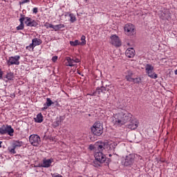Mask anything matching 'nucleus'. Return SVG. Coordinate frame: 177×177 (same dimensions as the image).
<instances>
[{
	"label": "nucleus",
	"instance_id": "obj_1",
	"mask_svg": "<svg viewBox=\"0 0 177 177\" xmlns=\"http://www.w3.org/2000/svg\"><path fill=\"white\" fill-rule=\"evenodd\" d=\"M131 120H132V114L127 111L122 110L114 115L112 122L114 125H124Z\"/></svg>",
	"mask_w": 177,
	"mask_h": 177
},
{
	"label": "nucleus",
	"instance_id": "obj_2",
	"mask_svg": "<svg viewBox=\"0 0 177 177\" xmlns=\"http://www.w3.org/2000/svg\"><path fill=\"white\" fill-rule=\"evenodd\" d=\"M113 149V153L117 154V153H121V149L120 146H118L117 143L112 142L109 145V143L104 142H97L95 144V151L101 152L103 151L105 149Z\"/></svg>",
	"mask_w": 177,
	"mask_h": 177
},
{
	"label": "nucleus",
	"instance_id": "obj_3",
	"mask_svg": "<svg viewBox=\"0 0 177 177\" xmlns=\"http://www.w3.org/2000/svg\"><path fill=\"white\" fill-rule=\"evenodd\" d=\"M94 157L95 160L93 162L94 167H100L106 161V155L103 152H95Z\"/></svg>",
	"mask_w": 177,
	"mask_h": 177
},
{
	"label": "nucleus",
	"instance_id": "obj_4",
	"mask_svg": "<svg viewBox=\"0 0 177 177\" xmlns=\"http://www.w3.org/2000/svg\"><path fill=\"white\" fill-rule=\"evenodd\" d=\"M91 131L93 135L100 136L103 133V126L100 122H95L91 127Z\"/></svg>",
	"mask_w": 177,
	"mask_h": 177
},
{
	"label": "nucleus",
	"instance_id": "obj_5",
	"mask_svg": "<svg viewBox=\"0 0 177 177\" xmlns=\"http://www.w3.org/2000/svg\"><path fill=\"white\" fill-rule=\"evenodd\" d=\"M135 154L130 153L124 158V160L122 161V163L125 167H131V165H133V162H135Z\"/></svg>",
	"mask_w": 177,
	"mask_h": 177
},
{
	"label": "nucleus",
	"instance_id": "obj_6",
	"mask_svg": "<svg viewBox=\"0 0 177 177\" xmlns=\"http://www.w3.org/2000/svg\"><path fill=\"white\" fill-rule=\"evenodd\" d=\"M145 70L147 74H148V76L150 78H152L153 80H156L158 78L157 74L154 73V66H151V64H147L145 66Z\"/></svg>",
	"mask_w": 177,
	"mask_h": 177
},
{
	"label": "nucleus",
	"instance_id": "obj_7",
	"mask_svg": "<svg viewBox=\"0 0 177 177\" xmlns=\"http://www.w3.org/2000/svg\"><path fill=\"white\" fill-rule=\"evenodd\" d=\"M13 132H15V130L12 129V126L3 125L1 127H0L1 135H5L8 133L10 135V136H13Z\"/></svg>",
	"mask_w": 177,
	"mask_h": 177
},
{
	"label": "nucleus",
	"instance_id": "obj_8",
	"mask_svg": "<svg viewBox=\"0 0 177 177\" xmlns=\"http://www.w3.org/2000/svg\"><path fill=\"white\" fill-rule=\"evenodd\" d=\"M29 142L32 146H39L41 143V138L38 135H31L29 137Z\"/></svg>",
	"mask_w": 177,
	"mask_h": 177
},
{
	"label": "nucleus",
	"instance_id": "obj_9",
	"mask_svg": "<svg viewBox=\"0 0 177 177\" xmlns=\"http://www.w3.org/2000/svg\"><path fill=\"white\" fill-rule=\"evenodd\" d=\"M124 31L127 35H133L136 34V30H135V26L132 24H127L124 26Z\"/></svg>",
	"mask_w": 177,
	"mask_h": 177
},
{
	"label": "nucleus",
	"instance_id": "obj_10",
	"mask_svg": "<svg viewBox=\"0 0 177 177\" xmlns=\"http://www.w3.org/2000/svg\"><path fill=\"white\" fill-rule=\"evenodd\" d=\"M159 17L162 20H169L171 19V12L168 9H163L159 12Z\"/></svg>",
	"mask_w": 177,
	"mask_h": 177
},
{
	"label": "nucleus",
	"instance_id": "obj_11",
	"mask_svg": "<svg viewBox=\"0 0 177 177\" xmlns=\"http://www.w3.org/2000/svg\"><path fill=\"white\" fill-rule=\"evenodd\" d=\"M111 44L113 45V46L118 48L121 46V40H120V37H118V36L113 35L111 36Z\"/></svg>",
	"mask_w": 177,
	"mask_h": 177
},
{
	"label": "nucleus",
	"instance_id": "obj_12",
	"mask_svg": "<svg viewBox=\"0 0 177 177\" xmlns=\"http://www.w3.org/2000/svg\"><path fill=\"white\" fill-rule=\"evenodd\" d=\"M17 147H21V142L17 141L13 142L12 146L8 147V151L11 154H16L15 150Z\"/></svg>",
	"mask_w": 177,
	"mask_h": 177
},
{
	"label": "nucleus",
	"instance_id": "obj_13",
	"mask_svg": "<svg viewBox=\"0 0 177 177\" xmlns=\"http://www.w3.org/2000/svg\"><path fill=\"white\" fill-rule=\"evenodd\" d=\"M19 59L20 56L19 55L10 57L8 61V66H12V64H16L17 66H19V64H20V62H19Z\"/></svg>",
	"mask_w": 177,
	"mask_h": 177
},
{
	"label": "nucleus",
	"instance_id": "obj_14",
	"mask_svg": "<svg viewBox=\"0 0 177 177\" xmlns=\"http://www.w3.org/2000/svg\"><path fill=\"white\" fill-rule=\"evenodd\" d=\"M25 24H26L28 27H37L38 22L32 20L30 17H25Z\"/></svg>",
	"mask_w": 177,
	"mask_h": 177
},
{
	"label": "nucleus",
	"instance_id": "obj_15",
	"mask_svg": "<svg viewBox=\"0 0 177 177\" xmlns=\"http://www.w3.org/2000/svg\"><path fill=\"white\" fill-rule=\"evenodd\" d=\"M95 93L97 95H106V97H109V90H106V87L102 86L101 88H97L96 89Z\"/></svg>",
	"mask_w": 177,
	"mask_h": 177
},
{
	"label": "nucleus",
	"instance_id": "obj_16",
	"mask_svg": "<svg viewBox=\"0 0 177 177\" xmlns=\"http://www.w3.org/2000/svg\"><path fill=\"white\" fill-rule=\"evenodd\" d=\"M139 125V122L136 120H132L131 122H130V124H128V128L129 129L135 130L136 128H138V126Z\"/></svg>",
	"mask_w": 177,
	"mask_h": 177
},
{
	"label": "nucleus",
	"instance_id": "obj_17",
	"mask_svg": "<svg viewBox=\"0 0 177 177\" xmlns=\"http://www.w3.org/2000/svg\"><path fill=\"white\" fill-rule=\"evenodd\" d=\"M52 162H53V159L45 158L43 160V163L41 164V167H43V168H49V167H50V165L52 164Z\"/></svg>",
	"mask_w": 177,
	"mask_h": 177
},
{
	"label": "nucleus",
	"instance_id": "obj_18",
	"mask_svg": "<svg viewBox=\"0 0 177 177\" xmlns=\"http://www.w3.org/2000/svg\"><path fill=\"white\" fill-rule=\"evenodd\" d=\"M26 20V16L21 15V18L19 19L20 25L17 27V30L19 31L24 28V21Z\"/></svg>",
	"mask_w": 177,
	"mask_h": 177
},
{
	"label": "nucleus",
	"instance_id": "obj_19",
	"mask_svg": "<svg viewBox=\"0 0 177 177\" xmlns=\"http://www.w3.org/2000/svg\"><path fill=\"white\" fill-rule=\"evenodd\" d=\"M126 56L129 58L133 57L135 56V50L133 48H128L126 50Z\"/></svg>",
	"mask_w": 177,
	"mask_h": 177
},
{
	"label": "nucleus",
	"instance_id": "obj_20",
	"mask_svg": "<svg viewBox=\"0 0 177 177\" xmlns=\"http://www.w3.org/2000/svg\"><path fill=\"white\" fill-rule=\"evenodd\" d=\"M66 60L67 61L66 66L68 67H74V59L70 57H66Z\"/></svg>",
	"mask_w": 177,
	"mask_h": 177
},
{
	"label": "nucleus",
	"instance_id": "obj_21",
	"mask_svg": "<svg viewBox=\"0 0 177 177\" xmlns=\"http://www.w3.org/2000/svg\"><path fill=\"white\" fill-rule=\"evenodd\" d=\"M53 104V102L50 100V98L46 99V102L44 104V107L42 108V110H46L48 107H50Z\"/></svg>",
	"mask_w": 177,
	"mask_h": 177
},
{
	"label": "nucleus",
	"instance_id": "obj_22",
	"mask_svg": "<svg viewBox=\"0 0 177 177\" xmlns=\"http://www.w3.org/2000/svg\"><path fill=\"white\" fill-rule=\"evenodd\" d=\"M41 44H42V41L40 39L35 38L32 39V43L30 46H37V45H41Z\"/></svg>",
	"mask_w": 177,
	"mask_h": 177
},
{
	"label": "nucleus",
	"instance_id": "obj_23",
	"mask_svg": "<svg viewBox=\"0 0 177 177\" xmlns=\"http://www.w3.org/2000/svg\"><path fill=\"white\" fill-rule=\"evenodd\" d=\"M34 120L35 122H42V121H44V116L42 115V113H38L37 117L35 118Z\"/></svg>",
	"mask_w": 177,
	"mask_h": 177
},
{
	"label": "nucleus",
	"instance_id": "obj_24",
	"mask_svg": "<svg viewBox=\"0 0 177 177\" xmlns=\"http://www.w3.org/2000/svg\"><path fill=\"white\" fill-rule=\"evenodd\" d=\"M133 76V73H132V71H127V75H126L127 81H129V82H131L133 78L132 77Z\"/></svg>",
	"mask_w": 177,
	"mask_h": 177
},
{
	"label": "nucleus",
	"instance_id": "obj_25",
	"mask_svg": "<svg viewBox=\"0 0 177 177\" xmlns=\"http://www.w3.org/2000/svg\"><path fill=\"white\" fill-rule=\"evenodd\" d=\"M7 80L12 81L13 80V78H15V75L12 73H9L6 75Z\"/></svg>",
	"mask_w": 177,
	"mask_h": 177
},
{
	"label": "nucleus",
	"instance_id": "obj_26",
	"mask_svg": "<svg viewBox=\"0 0 177 177\" xmlns=\"http://www.w3.org/2000/svg\"><path fill=\"white\" fill-rule=\"evenodd\" d=\"M71 46H77V45H81V43L78 40L75 41H70Z\"/></svg>",
	"mask_w": 177,
	"mask_h": 177
},
{
	"label": "nucleus",
	"instance_id": "obj_27",
	"mask_svg": "<svg viewBox=\"0 0 177 177\" xmlns=\"http://www.w3.org/2000/svg\"><path fill=\"white\" fill-rule=\"evenodd\" d=\"M130 82H133V84H139L140 82V77H136L131 79V81Z\"/></svg>",
	"mask_w": 177,
	"mask_h": 177
},
{
	"label": "nucleus",
	"instance_id": "obj_28",
	"mask_svg": "<svg viewBox=\"0 0 177 177\" xmlns=\"http://www.w3.org/2000/svg\"><path fill=\"white\" fill-rule=\"evenodd\" d=\"M85 39H86L85 36L82 35V37H81L82 42H80V45L84 46V45L86 44V41Z\"/></svg>",
	"mask_w": 177,
	"mask_h": 177
},
{
	"label": "nucleus",
	"instance_id": "obj_29",
	"mask_svg": "<svg viewBox=\"0 0 177 177\" xmlns=\"http://www.w3.org/2000/svg\"><path fill=\"white\" fill-rule=\"evenodd\" d=\"M69 17H70V21H71L72 23H74V21H75L76 18L73 14H69Z\"/></svg>",
	"mask_w": 177,
	"mask_h": 177
},
{
	"label": "nucleus",
	"instance_id": "obj_30",
	"mask_svg": "<svg viewBox=\"0 0 177 177\" xmlns=\"http://www.w3.org/2000/svg\"><path fill=\"white\" fill-rule=\"evenodd\" d=\"M59 28H64V25L60 24V25H56L55 26L54 30H59Z\"/></svg>",
	"mask_w": 177,
	"mask_h": 177
},
{
	"label": "nucleus",
	"instance_id": "obj_31",
	"mask_svg": "<svg viewBox=\"0 0 177 177\" xmlns=\"http://www.w3.org/2000/svg\"><path fill=\"white\" fill-rule=\"evenodd\" d=\"M60 122H61L60 120H58L53 122V126L54 127H59V125H60Z\"/></svg>",
	"mask_w": 177,
	"mask_h": 177
},
{
	"label": "nucleus",
	"instance_id": "obj_32",
	"mask_svg": "<svg viewBox=\"0 0 177 177\" xmlns=\"http://www.w3.org/2000/svg\"><path fill=\"white\" fill-rule=\"evenodd\" d=\"M28 2H30V0H21V2H19L20 5H24V3H27Z\"/></svg>",
	"mask_w": 177,
	"mask_h": 177
},
{
	"label": "nucleus",
	"instance_id": "obj_33",
	"mask_svg": "<svg viewBox=\"0 0 177 177\" xmlns=\"http://www.w3.org/2000/svg\"><path fill=\"white\" fill-rule=\"evenodd\" d=\"M53 177H63V176L59 174H53Z\"/></svg>",
	"mask_w": 177,
	"mask_h": 177
},
{
	"label": "nucleus",
	"instance_id": "obj_34",
	"mask_svg": "<svg viewBox=\"0 0 177 177\" xmlns=\"http://www.w3.org/2000/svg\"><path fill=\"white\" fill-rule=\"evenodd\" d=\"M57 56H54V57H53L52 61L54 62V63H55V62H57Z\"/></svg>",
	"mask_w": 177,
	"mask_h": 177
},
{
	"label": "nucleus",
	"instance_id": "obj_35",
	"mask_svg": "<svg viewBox=\"0 0 177 177\" xmlns=\"http://www.w3.org/2000/svg\"><path fill=\"white\" fill-rule=\"evenodd\" d=\"M32 12H33V13H35V14L38 13V8H34Z\"/></svg>",
	"mask_w": 177,
	"mask_h": 177
},
{
	"label": "nucleus",
	"instance_id": "obj_36",
	"mask_svg": "<svg viewBox=\"0 0 177 177\" xmlns=\"http://www.w3.org/2000/svg\"><path fill=\"white\" fill-rule=\"evenodd\" d=\"M73 62L75 63H80L81 61L78 58H75V59H73Z\"/></svg>",
	"mask_w": 177,
	"mask_h": 177
},
{
	"label": "nucleus",
	"instance_id": "obj_37",
	"mask_svg": "<svg viewBox=\"0 0 177 177\" xmlns=\"http://www.w3.org/2000/svg\"><path fill=\"white\" fill-rule=\"evenodd\" d=\"M89 149H90V150H95V145H90L89 146Z\"/></svg>",
	"mask_w": 177,
	"mask_h": 177
},
{
	"label": "nucleus",
	"instance_id": "obj_38",
	"mask_svg": "<svg viewBox=\"0 0 177 177\" xmlns=\"http://www.w3.org/2000/svg\"><path fill=\"white\" fill-rule=\"evenodd\" d=\"M50 28H53V30H55V26L52 24H50L48 26Z\"/></svg>",
	"mask_w": 177,
	"mask_h": 177
},
{
	"label": "nucleus",
	"instance_id": "obj_39",
	"mask_svg": "<svg viewBox=\"0 0 177 177\" xmlns=\"http://www.w3.org/2000/svg\"><path fill=\"white\" fill-rule=\"evenodd\" d=\"M2 71L0 69V78H2Z\"/></svg>",
	"mask_w": 177,
	"mask_h": 177
},
{
	"label": "nucleus",
	"instance_id": "obj_40",
	"mask_svg": "<svg viewBox=\"0 0 177 177\" xmlns=\"http://www.w3.org/2000/svg\"><path fill=\"white\" fill-rule=\"evenodd\" d=\"M2 145V142L0 141V148L2 147V145Z\"/></svg>",
	"mask_w": 177,
	"mask_h": 177
},
{
	"label": "nucleus",
	"instance_id": "obj_41",
	"mask_svg": "<svg viewBox=\"0 0 177 177\" xmlns=\"http://www.w3.org/2000/svg\"><path fill=\"white\" fill-rule=\"evenodd\" d=\"M88 117H92V115L91 114H88Z\"/></svg>",
	"mask_w": 177,
	"mask_h": 177
},
{
	"label": "nucleus",
	"instance_id": "obj_42",
	"mask_svg": "<svg viewBox=\"0 0 177 177\" xmlns=\"http://www.w3.org/2000/svg\"><path fill=\"white\" fill-rule=\"evenodd\" d=\"M175 74L177 75V69L175 71Z\"/></svg>",
	"mask_w": 177,
	"mask_h": 177
},
{
	"label": "nucleus",
	"instance_id": "obj_43",
	"mask_svg": "<svg viewBox=\"0 0 177 177\" xmlns=\"http://www.w3.org/2000/svg\"><path fill=\"white\" fill-rule=\"evenodd\" d=\"M109 157H111V154H109Z\"/></svg>",
	"mask_w": 177,
	"mask_h": 177
}]
</instances>
